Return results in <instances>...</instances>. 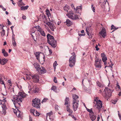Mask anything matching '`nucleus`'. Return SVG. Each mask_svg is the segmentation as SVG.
<instances>
[{"instance_id":"f257e3e1","label":"nucleus","mask_w":121,"mask_h":121,"mask_svg":"<svg viewBox=\"0 0 121 121\" xmlns=\"http://www.w3.org/2000/svg\"><path fill=\"white\" fill-rule=\"evenodd\" d=\"M47 36L48 43L53 48H55L57 46V43L54 37L49 34H48Z\"/></svg>"},{"instance_id":"f03ea898","label":"nucleus","mask_w":121,"mask_h":121,"mask_svg":"<svg viewBox=\"0 0 121 121\" xmlns=\"http://www.w3.org/2000/svg\"><path fill=\"white\" fill-rule=\"evenodd\" d=\"M22 98L19 96L17 95H14L13 99H12V101L15 107V105L17 104L20 106L21 103L22 102Z\"/></svg>"},{"instance_id":"7ed1b4c3","label":"nucleus","mask_w":121,"mask_h":121,"mask_svg":"<svg viewBox=\"0 0 121 121\" xmlns=\"http://www.w3.org/2000/svg\"><path fill=\"white\" fill-rule=\"evenodd\" d=\"M75 55H73L69 58V65L71 67H73L74 65L76 62Z\"/></svg>"},{"instance_id":"20e7f679","label":"nucleus","mask_w":121,"mask_h":121,"mask_svg":"<svg viewBox=\"0 0 121 121\" xmlns=\"http://www.w3.org/2000/svg\"><path fill=\"white\" fill-rule=\"evenodd\" d=\"M112 91V90H111L108 88L106 87L102 93L103 95L104 96L106 97L107 95L106 93H107L108 96L109 97L111 96Z\"/></svg>"},{"instance_id":"39448f33","label":"nucleus","mask_w":121,"mask_h":121,"mask_svg":"<svg viewBox=\"0 0 121 121\" xmlns=\"http://www.w3.org/2000/svg\"><path fill=\"white\" fill-rule=\"evenodd\" d=\"M32 105L33 106L37 108H40V103L39 100L35 98L32 100Z\"/></svg>"},{"instance_id":"423d86ee","label":"nucleus","mask_w":121,"mask_h":121,"mask_svg":"<svg viewBox=\"0 0 121 121\" xmlns=\"http://www.w3.org/2000/svg\"><path fill=\"white\" fill-rule=\"evenodd\" d=\"M35 27L37 29L38 31H39L42 36L44 37L46 36V34L45 32L39 26H36Z\"/></svg>"},{"instance_id":"0eeeda50","label":"nucleus","mask_w":121,"mask_h":121,"mask_svg":"<svg viewBox=\"0 0 121 121\" xmlns=\"http://www.w3.org/2000/svg\"><path fill=\"white\" fill-rule=\"evenodd\" d=\"M79 102L77 101L76 102H73V110L75 111L78 108Z\"/></svg>"},{"instance_id":"6e6552de","label":"nucleus","mask_w":121,"mask_h":121,"mask_svg":"<svg viewBox=\"0 0 121 121\" xmlns=\"http://www.w3.org/2000/svg\"><path fill=\"white\" fill-rule=\"evenodd\" d=\"M31 77L33 79V81L35 83L39 82V77L38 75L36 74H34L31 76Z\"/></svg>"},{"instance_id":"1a4fd4ad","label":"nucleus","mask_w":121,"mask_h":121,"mask_svg":"<svg viewBox=\"0 0 121 121\" xmlns=\"http://www.w3.org/2000/svg\"><path fill=\"white\" fill-rule=\"evenodd\" d=\"M46 24L48 25L52 31H54V29H55V27L53 24L51 22H48L46 23Z\"/></svg>"},{"instance_id":"9d476101","label":"nucleus","mask_w":121,"mask_h":121,"mask_svg":"<svg viewBox=\"0 0 121 121\" xmlns=\"http://www.w3.org/2000/svg\"><path fill=\"white\" fill-rule=\"evenodd\" d=\"M47 119L49 118L51 121H53L54 119L53 113L52 111H51L49 112L47 114Z\"/></svg>"},{"instance_id":"9b49d317","label":"nucleus","mask_w":121,"mask_h":121,"mask_svg":"<svg viewBox=\"0 0 121 121\" xmlns=\"http://www.w3.org/2000/svg\"><path fill=\"white\" fill-rule=\"evenodd\" d=\"M99 34L103 38H105L106 37L107 34L105 28H102L101 31L99 33Z\"/></svg>"},{"instance_id":"f8f14e48","label":"nucleus","mask_w":121,"mask_h":121,"mask_svg":"<svg viewBox=\"0 0 121 121\" xmlns=\"http://www.w3.org/2000/svg\"><path fill=\"white\" fill-rule=\"evenodd\" d=\"M38 72L40 73H44L46 72V70L44 67L41 66L38 71Z\"/></svg>"},{"instance_id":"ddd939ff","label":"nucleus","mask_w":121,"mask_h":121,"mask_svg":"<svg viewBox=\"0 0 121 121\" xmlns=\"http://www.w3.org/2000/svg\"><path fill=\"white\" fill-rule=\"evenodd\" d=\"M97 107L99 110H100L101 108L102 107V104L101 101L99 100L98 102L96 103Z\"/></svg>"},{"instance_id":"4468645a","label":"nucleus","mask_w":121,"mask_h":121,"mask_svg":"<svg viewBox=\"0 0 121 121\" xmlns=\"http://www.w3.org/2000/svg\"><path fill=\"white\" fill-rule=\"evenodd\" d=\"M102 60L100 59V61L99 62L95 63V67L96 68L100 69L102 67Z\"/></svg>"},{"instance_id":"2eb2a0df","label":"nucleus","mask_w":121,"mask_h":121,"mask_svg":"<svg viewBox=\"0 0 121 121\" xmlns=\"http://www.w3.org/2000/svg\"><path fill=\"white\" fill-rule=\"evenodd\" d=\"M72 97L73 98V102H76L77 101L79 102L78 99L79 98L78 96L75 94H73L72 95Z\"/></svg>"},{"instance_id":"dca6fc26","label":"nucleus","mask_w":121,"mask_h":121,"mask_svg":"<svg viewBox=\"0 0 121 121\" xmlns=\"http://www.w3.org/2000/svg\"><path fill=\"white\" fill-rule=\"evenodd\" d=\"M18 95V96H19L22 98H23L25 97L27 95L23 92H19Z\"/></svg>"},{"instance_id":"f3484780","label":"nucleus","mask_w":121,"mask_h":121,"mask_svg":"<svg viewBox=\"0 0 121 121\" xmlns=\"http://www.w3.org/2000/svg\"><path fill=\"white\" fill-rule=\"evenodd\" d=\"M90 117L92 121H94L96 117V116L94 114V113L92 114H89Z\"/></svg>"},{"instance_id":"a211bd4d","label":"nucleus","mask_w":121,"mask_h":121,"mask_svg":"<svg viewBox=\"0 0 121 121\" xmlns=\"http://www.w3.org/2000/svg\"><path fill=\"white\" fill-rule=\"evenodd\" d=\"M89 29L88 28H86V30L87 33V34L89 36V38L91 39L93 37V34L92 33L88 32V30H89Z\"/></svg>"},{"instance_id":"6ab92c4d","label":"nucleus","mask_w":121,"mask_h":121,"mask_svg":"<svg viewBox=\"0 0 121 121\" xmlns=\"http://www.w3.org/2000/svg\"><path fill=\"white\" fill-rule=\"evenodd\" d=\"M69 17L73 20H77L78 18V15L76 14L74 15V16L73 15H70Z\"/></svg>"},{"instance_id":"aec40b11","label":"nucleus","mask_w":121,"mask_h":121,"mask_svg":"<svg viewBox=\"0 0 121 121\" xmlns=\"http://www.w3.org/2000/svg\"><path fill=\"white\" fill-rule=\"evenodd\" d=\"M33 65L35 68L36 69L37 71H38L39 69V68H40L41 67V66H40L39 64L38 63H35Z\"/></svg>"},{"instance_id":"412c9836","label":"nucleus","mask_w":121,"mask_h":121,"mask_svg":"<svg viewBox=\"0 0 121 121\" xmlns=\"http://www.w3.org/2000/svg\"><path fill=\"white\" fill-rule=\"evenodd\" d=\"M70 106V105H68L66 106V110L72 114V113L73 111L72 110L69 108V107Z\"/></svg>"},{"instance_id":"4be33fe9","label":"nucleus","mask_w":121,"mask_h":121,"mask_svg":"<svg viewBox=\"0 0 121 121\" xmlns=\"http://www.w3.org/2000/svg\"><path fill=\"white\" fill-rule=\"evenodd\" d=\"M2 52L3 53L4 56H7L9 55L8 53L6 52L5 49H3L2 50Z\"/></svg>"},{"instance_id":"5701e85b","label":"nucleus","mask_w":121,"mask_h":121,"mask_svg":"<svg viewBox=\"0 0 121 121\" xmlns=\"http://www.w3.org/2000/svg\"><path fill=\"white\" fill-rule=\"evenodd\" d=\"M41 53V52H35V56L36 57L37 59L38 60H39V57L40 55V54Z\"/></svg>"},{"instance_id":"b1692460","label":"nucleus","mask_w":121,"mask_h":121,"mask_svg":"<svg viewBox=\"0 0 121 121\" xmlns=\"http://www.w3.org/2000/svg\"><path fill=\"white\" fill-rule=\"evenodd\" d=\"M65 22L66 23V25L68 26H70L72 24V22L68 19H67Z\"/></svg>"},{"instance_id":"393cba45","label":"nucleus","mask_w":121,"mask_h":121,"mask_svg":"<svg viewBox=\"0 0 121 121\" xmlns=\"http://www.w3.org/2000/svg\"><path fill=\"white\" fill-rule=\"evenodd\" d=\"M69 9V6L67 5H66L64 7V9L65 11H66L67 12H68V10Z\"/></svg>"},{"instance_id":"a878e982","label":"nucleus","mask_w":121,"mask_h":121,"mask_svg":"<svg viewBox=\"0 0 121 121\" xmlns=\"http://www.w3.org/2000/svg\"><path fill=\"white\" fill-rule=\"evenodd\" d=\"M69 99L68 97H66L65 99V105H70L69 104Z\"/></svg>"},{"instance_id":"bb28decb","label":"nucleus","mask_w":121,"mask_h":121,"mask_svg":"<svg viewBox=\"0 0 121 121\" xmlns=\"http://www.w3.org/2000/svg\"><path fill=\"white\" fill-rule=\"evenodd\" d=\"M96 83L97 85L99 87L102 88L104 86V85L103 84L101 83L99 81H97Z\"/></svg>"},{"instance_id":"cd10ccee","label":"nucleus","mask_w":121,"mask_h":121,"mask_svg":"<svg viewBox=\"0 0 121 121\" xmlns=\"http://www.w3.org/2000/svg\"><path fill=\"white\" fill-rule=\"evenodd\" d=\"M29 6L28 5H27L26 6H22L21 8V10H25L27 9Z\"/></svg>"},{"instance_id":"c85d7f7f","label":"nucleus","mask_w":121,"mask_h":121,"mask_svg":"<svg viewBox=\"0 0 121 121\" xmlns=\"http://www.w3.org/2000/svg\"><path fill=\"white\" fill-rule=\"evenodd\" d=\"M23 4V3L22 2V0H19L17 2L18 5L20 7Z\"/></svg>"},{"instance_id":"c756f323","label":"nucleus","mask_w":121,"mask_h":121,"mask_svg":"<svg viewBox=\"0 0 121 121\" xmlns=\"http://www.w3.org/2000/svg\"><path fill=\"white\" fill-rule=\"evenodd\" d=\"M12 42L13 45L14 47L16 46L17 44L15 39H12Z\"/></svg>"},{"instance_id":"7c9ffc66","label":"nucleus","mask_w":121,"mask_h":121,"mask_svg":"<svg viewBox=\"0 0 121 121\" xmlns=\"http://www.w3.org/2000/svg\"><path fill=\"white\" fill-rule=\"evenodd\" d=\"M119 28V27L116 28L115 27V26H114V25H112L111 26V30L114 29V30H114H117Z\"/></svg>"},{"instance_id":"2f4dec72","label":"nucleus","mask_w":121,"mask_h":121,"mask_svg":"<svg viewBox=\"0 0 121 121\" xmlns=\"http://www.w3.org/2000/svg\"><path fill=\"white\" fill-rule=\"evenodd\" d=\"M1 107L2 109H7V108L5 103L3 104L2 105Z\"/></svg>"},{"instance_id":"473e14b6","label":"nucleus","mask_w":121,"mask_h":121,"mask_svg":"<svg viewBox=\"0 0 121 121\" xmlns=\"http://www.w3.org/2000/svg\"><path fill=\"white\" fill-rule=\"evenodd\" d=\"M17 112L14 111V112L17 115V113H18V116L20 117L21 114H22V112H21L19 110H17Z\"/></svg>"},{"instance_id":"72a5a7b5","label":"nucleus","mask_w":121,"mask_h":121,"mask_svg":"<svg viewBox=\"0 0 121 121\" xmlns=\"http://www.w3.org/2000/svg\"><path fill=\"white\" fill-rule=\"evenodd\" d=\"M26 79L27 80H29L31 78V76L32 75H29V74H26Z\"/></svg>"},{"instance_id":"f704fd0d","label":"nucleus","mask_w":121,"mask_h":121,"mask_svg":"<svg viewBox=\"0 0 121 121\" xmlns=\"http://www.w3.org/2000/svg\"><path fill=\"white\" fill-rule=\"evenodd\" d=\"M46 14L48 16V17H49L50 16V11L48 9H46Z\"/></svg>"},{"instance_id":"c9c22d12","label":"nucleus","mask_w":121,"mask_h":121,"mask_svg":"<svg viewBox=\"0 0 121 121\" xmlns=\"http://www.w3.org/2000/svg\"><path fill=\"white\" fill-rule=\"evenodd\" d=\"M0 33L2 37L4 36L5 35V30L3 29V28L2 31H1Z\"/></svg>"},{"instance_id":"e433bc0d","label":"nucleus","mask_w":121,"mask_h":121,"mask_svg":"<svg viewBox=\"0 0 121 121\" xmlns=\"http://www.w3.org/2000/svg\"><path fill=\"white\" fill-rule=\"evenodd\" d=\"M87 110L88 112H90L89 114H92L94 113L93 112L92 108L90 109L88 108H87Z\"/></svg>"},{"instance_id":"4c0bfd02","label":"nucleus","mask_w":121,"mask_h":121,"mask_svg":"<svg viewBox=\"0 0 121 121\" xmlns=\"http://www.w3.org/2000/svg\"><path fill=\"white\" fill-rule=\"evenodd\" d=\"M57 62L56 61H55L54 62L53 64V66L54 67V69L55 71V69H56V66L57 65Z\"/></svg>"},{"instance_id":"58836bf2","label":"nucleus","mask_w":121,"mask_h":121,"mask_svg":"<svg viewBox=\"0 0 121 121\" xmlns=\"http://www.w3.org/2000/svg\"><path fill=\"white\" fill-rule=\"evenodd\" d=\"M0 83L2 84H4V87H5L4 81L2 80V78L1 77H0Z\"/></svg>"},{"instance_id":"ea45409f","label":"nucleus","mask_w":121,"mask_h":121,"mask_svg":"<svg viewBox=\"0 0 121 121\" xmlns=\"http://www.w3.org/2000/svg\"><path fill=\"white\" fill-rule=\"evenodd\" d=\"M56 86H52L51 88V89L52 90H53L55 92H56Z\"/></svg>"},{"instance_id":"a19ab883","label":"nucleus","mask_w":121,"mask_h":121,"mask_svg":"<svg viewBox=\"0 0 121 121\" xmlns=\"http://www.w3.org/2000/svg\"><path fill=\"white\" fill-rule=\"evenodd\" d=\"M39 89L37 87H35V90H34L33 92L35 93H38V92Z\"/></svg>"},{"instance_id":"79ce46f5","label":"nucleus","mask_w":121,"mask_h":121,"mask_svg":"<svg viewBox=\"0 0 121 121\" xmlns=\"http://www.w3.org/2000/svg\"><path fill=\"white\" fill-rule=\"evenodd\" d=\"M28 83L30 86L32 88L33 87V86H34V85L33 84L32 82H28Z\"/></svg>"},{"instance_id":"37998d69","label":"nucleus","mask_w":121,"mask_h":121,"mask_svg":"<svg viewBox=\"0 0 121 121\" xmlns=\"http://www.w3.org/2000/svg\"><path fill=\"white\" fill-rule=\"evenodd\" d=\"M82 9L81 6H78L76 7V9H75V8H74V10L77 11L78 9Z\"/></svg>"},{"instance_id":"c03bdc74","label":"nucleus","mask_w":121,"mask_h":121,"mask_svg":"<svg viewBox=\"0 0 121 121\" xmlns=\"http://www.w3.org/2000/svg\"><path fill=\"white\" fill-rule=\"evenodd\" d=\"M116 87L115 88L117 89V88H118V89H120V86L119 84L118 83V82H117V84H116Z\"/></svg>"},{"instance_id":"a18cd8bd","label":"nucleus","mask_w":121,"mask_h":121,"mask_svg":"<svg viewBox=\"0 0 121 121\" xmlns=\"http://www.w3.org/2000/svg\"><path fill=\"white\" fill-rule=\"evenodd\" d=\"M102 60L103 62L107 60V58L106 56L102 57Z\"/></svg>"},{"instance_id":"49530a36","label":"nucleus","mask_w":121,"mask_h":121,"mask_svg":"<svg viewBox=\"0 0 121 121\" xmlns=\"http://www.w3.org/2000/svg\"><path fill=\"white\" fill-rule=\"evenodd\" d=\"M35 113H36V114H35L34 113V114L33 115L35 116H39L40 115L39 113L36 111H35Z\"/></svg>"},{"instance_id":"de8ad7c7","label":"nucleus","mask_w":121,"mask_h":121,"mask_svg":"<svg viewBox=\"0 0 121 121\" xmlns=\"http://www.w3.org/2000/svg\"><path fill=\"white\" fill-rule=\"evenodd\" d=\"M35 110L34 109H31L30 110V112L32 113L33 115L34 114L35 112Z\"/></svg>"},{"instance_id":"09e8293b","label":"nucleus","mask_w":121,"mask_h":121,"mask_svg":"<svg viewBox=\"0 0 121 121\" xmlns=\"http://www.w3.org/2000/svg\"><path fill=\"white\" fill-rule=\"evenodd\" d=\"M100 61V59H99V58H98L95 60V63H98V62H99Z\"/></svg>"},{"instance_id":"8fccbe9b","label":"nucleus","mask_w":121,"mask_h":121,"mask_svg":"<svg viewBox=\"0 0 121 121\" xmlns=\"http://www.w3.org/2000/svg\"><path fill=\"white\" fill-rule=\"evenodd\" d=\"M35 31H33L32 32V34L31 35L32 37L33 38V39H34V41H36L37 39H35L34 38V37L33 36V35H32V33H34L35 32Z\"/></svg>"},{"instance_id":"3c124183","label":"nucleus","mask_w":121,"mask_h":121,"mask_svg":"<svg viewBox=\"0 0 121 121\" xmlns=\"http://www.w3.org/2000/svg\"><path fill=\"white\" fill-rule=\"evenodd\" d=\"M103 2H101L102 3V4L104 5L106 3V2L107 1V0H103Z\"/></svg>"},{"instance_id":"603ef678","label":"nucleus","mask_w":121,"mask_h":121,"mask_svg":"<svg viewBox=\"0 0 121 121\" xmlns=\"http://www.w3.org/2000/svg\"><path fill=\"white\" fill-rule=\"evenodd\" d=\"M48 100V99H46V98H44L42 101L41 102L42 103H43V102H46Z\"/></svg>"},{"instance_id":"864d4df0","label":"nucleus","mask_w":121,"mask_h":121,"mask_svg":"<svg viewBox=\"0 0 121 121\" xmlns=\"http://www.w3.org/2000/svg\"><path fill=\"white\" fill-rule=\"evenodd\" d=\"M101 56L102 58L106 56L104 53H101Z\"/></svg>"},{"instance_id":"5fc2aeb1","label":"nucleus","mask_w":121,"mask_h":121,"mask_svg":"<svg viewBox=\"0 0 121 121\" xmlns=\"http://www.w3.org/2000/svg\"><path fill=\"white\" fill-rule=\"evenodd\" d=\"M110 62L111 64V65H110L109 66H108V67H110L111 68H112V66L113 65V64L112 63V62L111 61H110Z\"/></svg>"},{"instance_id":"6e6d98bb","label":"nucleus","mask_w":121,"mask_h":121,"mask_svg":"<svg viewBox=\"0 0 121 121\" xmlns=\"http://www.w3.org/2000/svg\"><path fill=\"white\" fill-rule=\"evenodd\" d=\"M0 7L2 8L3 10L4 11H5L6 10V9L4 8L2 5H0Z\"/></svg>"},{"instance_id":"4d7b16f0","label":"nucleus","mask_w":121,"mask_h":121,"mask_svg":"<svg viewBox=\"0 0 121 121\" xmlns=\"http://www.w3.org/2000/svg\"><path fill=\"white\" fill-rule=\"evenodd\" d=\"M94 99L96 103L98 102L99 100H98V97L95 98Z\"/></svg>"},{"instance_id":"13d9d810","label":"nucleus","mask_w":121,"mask_h":121,"mask_svg":"<svg viewBox=\"0 0 121 121\" xmlns=\"http://www.w3.org/2000/svg\"><path fill=\"white\" fill-rule=\"evenodd\" d=\"M58 107H59L57 105H55V108L56 110L57 111L58 110Z\"/></svg>"},{"instance_id":"bf43d9fd","label":"nucleus","mask_w":121,"mask_h":121,"mask_svg":"<svg viewBox=\"0 0 121 121\" xmlns=\"http://www.w3.org/2000/svg\"><path fill=\"white\" fill-rule=\"evenodd\" d=\"M6 109H2V112H3V113L4 115H5L6 113Z\"/></svg>"},{"instance_id":"052dcab7","label":"nucleus","mask_w":121,"mask_h":121,"mask_svg":"<svg viewBox=\"0 0 121 121\" xmlns=\"http://www.w3.org/2000/svg\"><path fill=\"white\" fill-rule=\"evenodd\" d=\"M95 48H96V50L97 51H99V48H98V45L97 44L96 45Z\"/></svg>"},{"instance_id":"680f3d73","label":"nucleus","mask_w":121,"mask_h":121,"mask_svg":"<svg viewBox=\"0 0 121 121\" xmlns=\"http://www.w3.org/2000/svg\"><path fill=\"white\" fill-rule=\"evenodd\" d=\"M91 9L93 12H95V10L94 9V7L93 6V5L92 4L91 5Z\"/></svg>"},{"instance_id":"e2e57ef3","label":"nucleus","mask_w":121,"mask_h":121,"mask_svg":"<svg viewBox=\"0 0 121 121\" xmlns=\"http://www.w3.org/2000/svg\"><path fill=\"white\" fill-rule=\"evenodd\" d=\"M54 81L55 83L57 82V81L56 80V77H54Z\"/></svg>"},{"instance_id":"0e129e2a","label":"nucleus","mask_w":121,"mask_h":121,"mask_svg":"<svg viewBox=\"0 0 121 121\" xmlns=\"http://www.w3.org/2000/svg\"><path fill=\"white\" fill-rule=\"evenodd\" d=\"M15 35L14 34H12V39H15Z\"/></svg>"},{"instance_id":"69168bd1","label":"nucleus","mask_w":121,"mask_h":121,"mask_svg":"<svg viewBox=\"0 0 121 121\" xmlns=\"http://www.w3.org/2000/svg\"><path fill=\"white\" fill-rule=\"evenodd\" d=\"M87 28L89 29V30H88V32H89V33L91 32V28L90 26L87 27H86V28Z\"/></svg>"},{"instance_id":"338daca9","label":"nucleus","mask_w":121,"mask_h":121,"mask_svg":"<svg viewBox=\"0 0 121 121\" xmlns=\"http://www.w3.org/2000/svg\"><path fill=\"white\" fill-rule=\"evenodd\" d=\"M118 116L119 117V119L120 120H121V115L119 113V111H118Z\"/></svg>"},{"instance_id":"774afa93","label":"nucleus","mask_w":121,"mask_h":121,"mask_svg":"<svg viewBox=\"0 0 121 121\" xmlns=\"http://www.w3.org/2000/svg\"><path fill=\"white\" fill-rule=\"evenodd\" d=\"M7 22L8 23V24L9 25H11L12 24L9 21V19H7Z\"/></svg>"}]
</instances>
